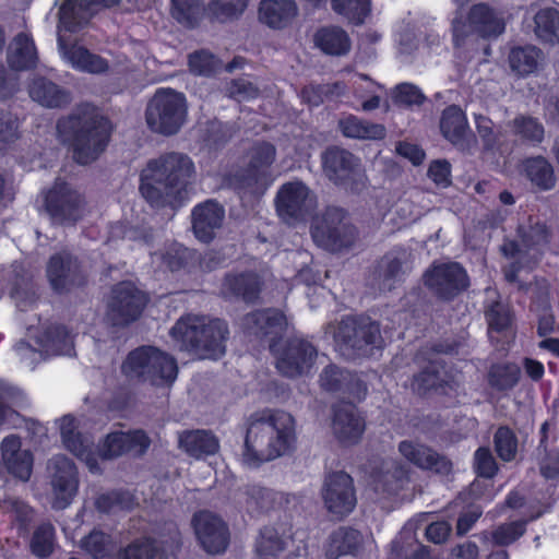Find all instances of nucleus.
I'll return each instance as SVG.
<instances>
[{
	"label": "nucleus",
	"mask_w": 559,
	"mask_h": 559,
	"mask_svg": "<svg viewBox=\"0 0 559 559\" xmlns=\"http://www.w3.org/2000/svg\"><path fill=\"white\" fill-rule=\"evenodd\" d=\"M120 0H67L59 11V32H74L96 12V7H110Z\"/></svg>",
	"instance_id": "obj_23"
},
{
	"label": "nucleus",
	"mask_w": 559,
	"mask_h": 559,
	"mask_svg": "<svg viewBox=\"0 0 559 559\" xmlns=\"http://www.w3.org/2000/svg\"><path fill=\"white\" fill-rule=\"evenodd\" d=\"M75 419L71 416H63L60 419V433L64 447L75 456L84 461L92 473L99 471L97 457L92 449L93 442L87 437H82L75 432Z\"/></svg>",
	"instance_id": "obj_25"
},
{
	"label": "nucleus",
	"mask_w": 559,
	"mask_h": 559,
	"mask_svg": "<svg viewBox=\"0 0 559 559\" xmlns=\"http://www.w3.org/2000/svg\"><path fill=\"white\" fill-rule=\"evenodd\" d=\"M150 447V439L142 430L118 431L109 433L100 450L106 459L116 457L123 453L142 455Z\"/></svg>",
	"instance_id": "obj_24"
},
{
	"label": "nucleus",
	"mask_w": 559,
	"mask_h": 559,
	"mask_svg": "<svg viewBox=\"0 0 559 559\" xmlns=\"http://www.w3.org/2000/svg\"><path fill=\"white\" fill-rule=\"evenodd\" d=\"M395 100L405 105H420L425 100V96L417 86L403 83L395 88Z\"/></svg>",
	"instance_id": "obj_62"
},
{
	"label": "nucleus",
	"mask_w": 559,
	"mask_h": 559,
	"mask_svg": "<svg viewBox=\"0 0 559 559\" xmlns=\"http://www.w3.org/2000/svg\"><path fill=\"white\" fill-rule=\"evenodd\" d=\"M28 93L33 100L49 108L61 107L70 100L66 91L44 78L34 79Z\"/></svg>",
	"instance_id": "obj_35"
},
{
	"label": "nucleus",
	"mask_w": 559,
	"mask_h": 559,
	"mask_svg": "<svg viewBox=\"0 0 559 559\" xmlns=\"http://www.w3.org/2000/svg\"><path fill=\"white\" fill-rule=\"evenodd\" d=\"M58 47L62 59L78 71L98 74L108 69V63L105 59L80 45L68 47L61 35L58 37Z\"/></svg>",
	"instance_id": "obj_30"
},
{
	"label": "nucleus",
	"mask_w": 559,
	"mask_h": 559,
	"mask_svg": "<svg viewBox=\"0 0 559 559\" xmlns=\"http://www.w3.org/2000/svg\"><path fill=\"white\" fill-rule=\"evenodd\" d=\"M260 290V280L253 273L227 275L223 283V293L253 300Z\"/></svg>",
	"instance_id": "obj_42"
},
{
	"label": "nucleus",
	"mask_w": 559,
	"mask_h": 559,
	"mask_svg": "<svg viewBox=\"0 0 559 559\" xmlns=\"http://www.w3.org/2000/svg\"><path fill=\"white\" fill-rule=\"evenodd\" d=\"M317 46L325 53L332 56L346 55L350 49L347 33L340 27H325L316 34Z\"/></svg>",
	"instance_id": "obj_39"
},
{
	"label": "nucleus",
	"mask_w": 559,
	"mask_h": 559,
	"mask_svg": "<svg viewBox=\"0 0 559 559\" xmlns=\"http://www.w3.org/2000/svg\"><path fill=\"white\" fill-rule=\"evenodd\" d=\"M37 52L33 39L22 33L12 41L9 52V63L15 70H26L36 64Z\"/></svg>",
	"instance_id": "obj_37"
},
{
	"label": "nucleus",
	"mask_w": 559,
	"mask_h": 559,
	"mask_svg": "<svg viewBox=\"0 0 559 559\" xmlns=\"http://www.w3.org/2000/svg\"><path fill=\"white\" fill-rule=\"evenodd\" d=\"M295 444L294 417L284 411L264 412L249 424L242 462L248 466H259L289 453Z\"/></svg>",
	"instance_id": "obj_2"
},
{
	"label": "nucleus",
	"mask_w": 559,
	"mask_h": 559,
	"mask_svg": "<svg viewBox=\"0 0 559 559\" xmlns=\"http://www.w3.org/2000/svg\"><path fill=\"white\" fill-rule=\"evenodd\" d=\"M276 157L273 144L262 142L249 152L246 169L233 176L230 185L240 193H261L271 181V166Z\"/></svg>",
	"instance_id": "obj_11"
},
{
	"label": "nucleus",
	"mask_w": 559,
	"mask_h": 559,
	"mask_svg": "<svg viewBox=\"0 0 559 559\" xmlns=\"http://www.w3.org/2000/svg\"><path fill=\"white\" fill-rule=\"evenodd\" d=\"M187 116L186 96L171 88H158L145 111L147 127L163 135L176 134L185 124Z\"/></svg>",
	"instance_id": "obj_8"
},
{
	"label": "nucleus",
	"mask_w": 559,
	"mask_h": 559,
	"mask_svg": "<svg viewBox=\"0 0 559 559\" xmlns=\"http://www.w3.org/2000/svg\"><path fill=\"white\" fill-rule=\"evenodd\" d=\"M399 451L404 459L423 469L433 471L438 474L447 475L452 469L449 460L440 456L430 448L413 441H402Z\"/></svg>",
	"instance_id": "obj_27"
},
{
	"label": "nucleus",
	"mask_w": 559,
	"mask_h": 559,
	"mask_svg": "<svg viewBox=\"0 0 559 559\" xmlns=\"http://www.w3.org/2000/svg\"><path fill=\"white\" fill-rule=\"evenodd\" d=\"M247 496L248 508L252 510H269L273 507L275 500L273 491L257 485L250 486L247 489Z\"/></svg>",
	"instance_id": "obj_58"
},
{
	"label": "nucleus",
	"mask_w": 559,
	"mask_h": 559,
	"mask_svg": "<svg viewBox=\"0 0 559 559\" xmlns=\"http://www.w3.org/2000/svg\"><path fill=\"white\" fill-rule=\"evenodd\" d=\"M323 168L330 180L353 192L365 187L366 176L359 159L345 150L329 148L323 155Z\"/></svg>",
	"instance_id": "obj_15"
},
{
	"label": "nucleus",
	"mask_w": 559,
	"mask_h": 559,
	"mask_svg": "<svg viewBox=\"0 0 559 559\" xmlns=\"http://www.w3.org/2000/svg\"><path fill=\"white\" fill-rule=\"evenodd\" d=\"M49 501L55 510L68 508L79 490V474L71 460L56 455L48 462Z\"/></svg>",
	"instance_id": "obj_12"
},
{
	"label": "nucleus",
	"mask_w": 559,
	"mask_h": 559,
	"mask_svg": "<svg viewBox=\"0 0 559 559\" xmlns=\"http://www.w3.org/2000/svg\"><path fill=\"white\" fill-rule=\"evenodd\" d=\"M504 21L486 4L474 5L466 21L455 19L452 24L455 46H461L469 36L481 38L497 37L504 31Z\"/></svg>",
	"instance_id": "obj_13"
},
{
	"label": "nucleus",
	"mask_w": 559,
	"mask_h": 559,
	"mask_svg": "<svg viewBox=\"0 0 559 559\" xmlns=\"http://www.w3.org/2000/svg\"><path fill=\"white\" fill-rule=\"evenodd\" d=\"M542 58L540 51L533 46L515 47L509 53V64L513 73L526 76L535 72Z\"/></svg>",
	"instance_id": "obj_43"
},
{
	"label": "nucleus",
	"mask_w": 559,
	"mask_h": 559,
	"mask_svg": "<svg viewBox=\"0 0 559 559\" xmlns=\"http://www.w3.org/2000/svg\"><path fill=\"white\" fill-rule=\"evenodd\" d=\"M46 356L50 355H71L73 352L72 336L63 326H53L43 333V336L36 340Z\"/></svg>",
	"instance_id": "obj_38"
},
{
	"label": "nucleus",
	"mask_w": 559,
	"mask_h": 559,
	"mask_svg": "<svg viewBox=\"0 0 559 559\" xmlns=\"http://www.w3.org/2000/svg\"><path fill=\"white\" fill-rule=\"evenodd\" d=\"M156 550L152 540H136L121 552L119 559H154Z\"/></svg>",
	"instance_id": "obj_60"
},
{
	"label": "nucleus",
	"mask_w": 559,
	"mask_h": 559,
	"mask_svg": "<svg viewBox=\"0 0 559 559\" xmlns=\"http://www.w3.org/2000/svg\"><path fill=\"white\" fill-rule=\"evenodd\" d=\"M359 542L360 534L356 530L342 528L334 533L331 549L335 548L338 555L352 554L357 549Z\"/></svg>",
	"instance_id": "obj_55"
},
{
	"label": "nucleus",
	"mask_w": 559,
	"mask_h": 559,
	"mask_svg": "<svg viewBox=\"0 0 559 559\" xmlns=\"http://www.w3.org/2000/svg\"><path fill=\"white\" fill-rule=\"evenodd\" d=\"M194 174L191 158L166 153L147 163L141 174V193L153 206H177L185 187Z\"/></svg>",
	"instance_id": "obj_3"
},
{
	"label": "nucleus",
	"mask_w": 559,
	"mask_h": 559,
	"mask_svg": "<svg viewBox=\"0 0 559 559\" xmlns=\"http://www.w3.org/2000/svg\"><path fill=\"white\" fill-rule=\"evenodd\" d=\"M284 542L271 527L264 528L257 542V559H290L283 554Z\"/></svg>",
	"instance_id": "obj_45"
},
{
	"label": "nucleus",
	"mask_w": 559,
	"mask_h": 559,
	"mask_svg": "<svg viewBox=\"0 0 559 559\" xmlns=\"http://www.w3.org/2000/svg\"><path fill=\"white\" fill-rule=\"evenodd\" d=\"M512 131L523 141L533 145L539 144L545 138V129L543 123L534 117L519 116L511 122Z\"/></svg>",
	"instance_id": "obj_47"
},
{
	"label": "nucleus",
	"mask_w": 559,
	"mask_h": 559,
	"mask_svg": "<svg viewBox=\"0 0 559 559\" xmlns=\"http://www.w3.org/2000/svg\"><path fill=\"white\" fill-rule=\"evenodd\" d=\"M520 370L515 365H496L489 372V382L498 390L514 386L519 380Z\"/></svg>",
	"instance_id": "obj_52"
},
{
	"label": "nucleus",
	"mask_w": 559,
	"mask_h": 559,
	"mask_svg": "<svg viewBox=\"0 0 559 559\" xmlns=\"http://www.w3.org/2000/svg\"><path fill=\"white\" fill-rule=\"evenodd\" d=\"M520 241H506L501 246V252L510 260L504 266V277L510 283L520 282L519 273L531 270L544 251L548 248L550 233L547 226L539 222L528 221L519 228ZM522 288V284L519 285Z\"/></svg>",
	"instance_id": "obj_7"
},
{
	"label": "nucleus",
	"mask_w": 559,
	"mask_h": 559,
	"mask_svg": "<svg viewBox=\"0 0 559 559\" xmlns=\"http://www.w3.org/2000/svg\"><path fill=\"white\" fill-rule=\"evenodd\" d=\"M524 521H514L498 526L492 532V539L495 544L500 546H507L520 538L525 532Z\"/></svg>",
	"instance_id": "obj_57"
},
{
	"label": "nucleus",
	"mask_w": 559,
	"mask_h": 559,
	"mask_svg": "<svg viewBox=\"0 0 559 559\" xmlns=\"http://www.w3.org/2000/svg\"><path fill=\"white\" fill-rule=\"evenodd\" d=\"M250 0H211L207 4L210 16L218 22L238 20L247 10Z\"/></svg>",
	"instance_id": "obj_44"
},
{
	"label": "nucleus",
	"mask_w": 559,
	"mask_h": 559,
	"mask_svg": "<svg viewBox=\"0 0 559 559\" xmlns=\"http://www.w3.org/2000/svg\"><path fill=\"white\" fill-rule=\"evenodd\" d=\"M495 445L498 455L503 461H511L515 457L518 441L514 433L507 427H500L495 435Z\"/></svg>",
	"instance_id": "obj_53"
},
{
	"label": "nucleus",
	"mask_w": 559,
	"mask_h": 559,
	"mask_svg": "<svg viewBox=\"0 0 559 559\" xmlns=\"http://www.w3.org/2000/svg\"><path fill=\"white\" fill-rule=\"evenodd\" d=\"M95 506L100 512H114L118 509H131L133 506V499L128 493L110 492L100 495L96 499Z\"/></svg>",
	"instance_id": "obj_56"
},
{
	"label": "nucleus",
	"mask_w": 559,
	"mask_h": 559,
	"mask_svg": "<svg viewBox=\"0 0 559 559\" xmlns=\"http://www.w3.org/2000/svg\"><path fill=\"white\" fill-rule=\"evenodd\" d=\"M47 276L50 285L57 292L68 290L83 282L76 261L68 253L56 254L50 259Z\"/></svg>",
	"instance_id": "obj_29"
},
{
	"label": "nucleus",
	"mask_w": 559,
	"mask_h": 559,
	"mask_svg": "<svg viewBox=\"0 0 559 559\" xmlns=\"http://www.w3.org/2000/svg\"><path fill=\"white\" fill-rule=\"evenodd\" d=\"M474 467L478 475L483 477L490 478L496 474L497 464L496 461L490 453V451L486 448H479L475 452V463Z\"/></svg>",
	"instance_id": "obj_61"
},
{
	"label": "nucleus",
	"mask_w": 559,
	"mask_h": 559,
	"mask_svg": "<svg viewBox=\"0 0 559 559\" xmlns=\"http://www.w3.org/2000/svg\"><path fill=\"white\" fill-rule=\"evenodd\" d=\"M496 297V290L487 289V300L492 301L487 306L486 319L490 330L502 331L511 324V312L508 305L495 300Z\"/></svg>",
	"instance_id": "obj_49"
},
{
	"label": "nucleus",
	"mask_w": 559,
	"mask_h": 559,
	"mask_svg": "<svg viewBox=\"0 0 559 559\" xmlns=\"http://www.w3.org/2000/svg\"><path fill=\"white\" fill-rule=\"evenodd\" d=\"M311 236L319 247L331 252L347 251L358 239L356 227L340 207H328L317 216L311 225Z\"/></svg>",
	"instance_id": "obj_9"
},
{
	"label": "nucleus",
	"mask_w": 559,
	"mask_h": 559,
	"mask_svg": "<svg viewBox=\"0 0 559 559\" xmlns=\"http://www.w3.org/2000/svg\"><path fill=\"white\" fill-rule=\"evenodd\" d=\"M440 376L436 362H431L423 372L415 376L411 382V388L417 393H425L440 384Z\"/></svg>",
	"instance_id": "obj_59"
},
{
	"label": "nucleus",
	"mask_w": 559,
	"mask_h": 559,
	"mask_svg": "<svg viewBox=\"0 0 559 559\" xmlns=\"http://www.w3.org/2000/svg\"><path fill=\"white\" fill-rule=\"evenodd\" d=\"M524 173L531 182L540 190H550L556 185L551 164L542 156L527 158L523 164Z\"/></svg>",
	"instance_id": "obj_40"
},
{
	"label": "nucleus",
	"mask_w": 559,
	"mask_h": 559,
	"mask_svg": "<svg viewBox=\"0 0 559 559\" xmlns=\"http://www.w3.org/2000/svg\"><path fill=\"white\" fill-rule=\"evenodd\" d=\"M224 210L217 203L207 201L194 207L192 212V226L195 237L209 242L214 238L215 230L221 228Z\"/></svg>",
	"instance_id": "obj_32"
},
{
	"label": "nucleus",
	"mask_w": 559,
	"mask_h": 559,
	"mask_svg": "<svg viewBox=\"0 0 559 559\" xmlns=\"http://www.w3.org/2000/svg\"><path fill=\"white\" fill-rule=\"evenodd\" d=\"M298 15L294 0H262L258 8L259 21L273 29L287 27Z\"/></svg>",
	"instance_id": "obj_31"
},
{
	"label": "nucleus",
	"mask_w": 559,
	"mask_h": 559,
	"mask_svg": "<svg viewBox=\"0 0 559 559\" xmlns=\"http://www.w3.org/2000/svg\"><path fill=\"white\" fill-rule=\"evenodd\" d=\"M408 481L407 469L395 461L382 462L370 475V486L374 492L394 495Z\"/></svg>",
	"instance_id": "obj_28"
},
{
	"label": "nucleus",
	"mask_w": 559,
	"mask_h": 559,
	"mask_svg": "<svg viewBox=\"0 0 559 559\" xmlns=\"http://www.w3.org/2000/svg\"><path fill=\"white\" fill-rule=\"evenodd\" d=\"M428 177L441 187L451 183V165L447 160H433L428 168Z\"/></svg>",
	"instance_id": "obj_64"
},
{
	"label": "nucleus",
	"mask_w": 559,
	"mask_h": 559,
	"mask_svg": "<svg viewBox=\"0 0 559 559\" xmlns=\"http://www.w3.org/2000/svg\"><path fill=\"white\" fill-rule=\"evenodd\" d=\"M424 278L426 286L443 299L453 298L468 286L467 274L456 262L433 264Z\"/></svg>",
	"instance_id": "obj_18"
},
{
	"label": "nucleus",
	"mask_w": 559,
	"mask_h": 559,
	"mask_svg": "<svg viewBox=\"0 0 559 559\" xmlns=\"http://www.w3.org/2000/svg\"><path fill=\"white\" fill-rule=\"evenodd\" d=\"M171 16L180 24L195 25L203 13L201 0H170Z\"/></svg>",
	"instance_id": "obj_48"
},
{
	"label": "nucleus",
	"mask_w": 559,
	"mask_h": 559,
	"mask_svg": "<svg viewBox=\"0 0 559 559\" xmlns=\"http://www.w3.org/2000/svg\"><path fill=\"white\" fill-rule=\"evenodd\" d=\"M440 131L444 139L462 151H469L476 144L466 115L456 105H451L442 111Z\"/></svg>",
	"instance_id": "obj_21"
},
{
	"label": "nucleus",
	"mask_w": 559,
	"mask_h": 559,
	"mask_svg": "<svg viewBox=\"0 0 559 559\" xmlns=\"http://www.w3.org/2000/svg\"><path fill=\"white\" fill-rule=\"evenodd\" d=\"M275 204L278 216L293 225L305 219L316 209L317 199L304 182L294 180L280 187Z\"/></svg>",
	"instance_id": "obj_14"
},
{
	"label": "nucleus",
	"mask_w": 559,
	"mask_h": 559,
	"mask_svg": "<svg viewBox=\"0 0 559 559\" xmlns=\"http://www.w3.org/2000/svg\"><path fill=\"white\" fill-rule=\"evenodd\" d=\"M322 498L326 510L335 518L349 514L356 506V496L352 477L337 472L326 476L322 488Z\"/></svg>",
	"instance_id": "obj_17"
},
{
	"label": "nucleus",
	"mask_w": 559,
	"mask_h": 559,
	"mask_svg": "<svg viewBox=\"0 0 559 559\" xmlns=\"http://www.w3.org/2000/svg\"><path fill=\"white\" fill-rule=\"evenodd\" d=\"M57 131L60 140L72 146L74 159L86 165L105 151L111 126L96 107L82 105L58 121Z\"/></svg>",
	"instance_id": "obj_4"
},
{
	"label": "nucleus",
	"mask_w": 559,
	"mask_h": 559,
	"mask_svg": "<svg viewBox=\"0 0 559 559\" xmlns=\"http://www.w3.org/2000/svg\"><path fill=\"white\" fill-rule=\"evenodd\" d=\"M122 374L130 381L155 388H170L178 376L176 359L150 345L131 350L121 364Z\"/></svg>",
	"instance_id": "obj_6"
},
{
	"label": "nucleus",
	"mask_w": 559,
	"mask_h": 559,
	"mask_svg": "<svg viewBox=\"0 0 559 559\" xmlns=\"http://www.w3.org/2000/svg\"><path fill=\"white\" fill-rule=\"evenodd\" d=\"M190 71L199 75H210L221 68V62L205 50L195 51L189 57Z\"/></svg>",
	"instance_id": "obj_54"
},
{
	"label": "nucleus",
	"mask_w": 559,
	"mask_h": 559,
	"mask_svg": "<svg viewBox=\"0 0 559 559\" xmlns=\"http://www.w3.org/2000/svg\"><path fill=\"white\" fill-rule=\"evenodd\" d=\"M241 324L248 336L270 343L280 373L288 378H296L308 376L311 372L318 352L310 342L294 338L281 348L273 343L287 328V320L281 311L275 309L255 311L247 314Z\"/></svg>",
	"instance_id": "obj_1"
},
{
	"label": "nucleus",
	"mask_w": 559,
	"mask_h": 559,
	"mask_svg": "<svg viewBox=\"0 0 559 559\" xmlns=\"http://www.w3.org/2000/svg\"><path fill=\"white\" fill-rule=\"evenodd\" d=\"M195 536L209 554H221L226 550L229 543V533L226 524L215 514L201 511L192 520Z\"/></svg>",
	"instance_id": "obj_19"
},
{
	"label": "nucleus",
	"mask_w": 559,
	"mask_h": 559,
	"mask_svg": "<svg viewBox=\"0 0 559 559\" xmlns=\"http://www.w3.org/2000/svg\"><path fill=\"white\" fill-rule=\"evenodd\" d=\"M338 127L346 138L358 140H380L385 135L382 124L365 121L356 116L349 115L338 121Z\"/></svg>",
	"instance_id": "obj_36"
},
{
	"label": "nucleus",
	"mask_w": 559,
	"mask_h": 559,
	"mask_svg": "<svg viewBox=\"0 0 559 559\" xmlns=\"http://www.w3.org/2000/svg\"><path fill=\"white\" fill-rule=\"evenodd\" d=\"M332 9L348 22L360 24L370 12V0H331Z\"/></svg>",
	"instance_id": "obj_50"
},
{
	"label": "nucleus",
	"mask_w": 559,
	"mask_h": 559,
	"mask_svg": "<svg viewBox=\"0 0 559 559\" xmlns=\"http://www.w3.org/2000/svg\"><path fill=\"white\" fill-rule=\"evenodd\" d=\"M227 334L228 329L224 321L201 316L182 317L170 330L175 345L199 359L222 357Z\"/></svg>",
	"instance_id": "obj_5"
},
{
	"label": "nucleus",
	"mask_w": 559,
	"mask_h": 559,
	"mask_svg": "<svg viewBox=\"0 0 559 559\" xmlns=\"http://www.w3.org/2000/svg\"><path fill=\"white\" fill-rule=\"evenodd\" d=\"M80 546L93 559H114L115 548L109 535L99 531H93L81 539Z\"/></svg>",
	"instance_id": "obj_46"
},
{
	"label": "nucleus",
	"mask_w": 559,
	"mask_h": 559,
	"mask_svg": "<svg viewBox=\"0 0 559 559\" xmlns=\"http://www.w3.org/2000/svg\"><path fill=\"white\" fill-rule=\"evenodd\" d=\"M178 442L180 449L195 459L213 455L219 449L218 439L205 430L185 431L179 435Z\"/></svg>",
	"instance_id": "obj_34"
},
{
	"label": "nucleus",
	"mask_w": 559,
	"mask_h": 559,
	"mask_svg": "<svg viewBox=\"0 0 559 559\" xmlns=\"http://www.w3.org/2000/svg\"><path fill=\"white\" fill-rule=\"evenodd\" d=\"M46 207L58 223H72L82 214V198L62 181H57L46 195Z\"/></svg>",
	"instance_id": "obj_20"
},
{
	"label": "nucleus",
	"mask_w": 559,
	"mask_h": 559,
	"mask_svg": "<svg viewBox=\"0 0 559 559\" xmlns=\"http://www.w3.org/2000/svg\"><path fill=\"white\" fill-rule=\"evenodd\" d=\"M333 431L340 442L346 445L355 444L360 440L365 431V421L352 403L335 408Z\"/></svg>",
	"instance_id": "obj_26"
},
{
	"label": "nucleus",
	"mask_w": 559,
	"mask_h": 559,
	"mask_svg": "<svg viewBox=\"0 0 559 559\" xmlns=\"http://www.w3.org/2000/svg\"><path fill=\"white\" fill-rule=\"evenodd\" d=\"M321 386L331 392H346L353 400H360L366 392V386L353 374L336 366L326 367L320 376Z\"/></svg>",
	"instance_id": "obj_33"
},
{
	"label": "nucleus",
	"mask_w": 559,
	"mask_h": 559,
	"mask_svg": "<svg viewBox=\"0 0 559 559\" xmlns=\"http://www.w3.org/2000/svg\"><path fill=\"white\" fill-rule=\"evenodd\" d=\"M534 32L547 43H559V11L551 7L539 8L534 14Z\"/></svg>",
	"instance_id": "obj_41"
},
{
	"label": "nucleus",
	"mask_w": 559,
	"mask_h": 559,
	"mask_svg": "<svg viewBox=\"0 0 559 559\" xmlns=\"http://www.w3.org/2000/svg\"><path fill=\"white\" fill-rule=\"evenodd\" d=\"M147 302L146 295L130 282L115 286L108 304V317L116 325L135 321Z\"/></svg>",
	"instance_id": "obj_16"
},
{
	"label": "nucleus",
	"mask_w": 559,
	"mask_h": 559,
	"mask_svg": "<svg viewBox=\"0 0 559 559\" xmlns=\"http://www.w3.org/2000/svg\"><path fill=\"white\" fill-rule=\"evenodd\" d=\"M55 547V528L49 523L39 525L31 539V550L39 558H46L51 555Z\"/></svg>",
	"instance_id": "obj_51"
},
{
	"label": "nucleus",
	"mask_w": 559,
	"mask_h": 559,
	"mask_svg": "<svg viewBox=\"0 0 559 559\" xmlns=\"http://www.w3.org/2000/svg\"><path fill=\"white\" fill-rule=\"evenodd\" d=\"M337 350L347 358L369 355L382 346L380 326L369 318L343 319L333 331Z\"/></svg>",
	"instance_id": "obj_10"
},
{
	"label": "nucleus",
	"mask_w": 559,
	"mask_h": 559,
	"mask_svg": "<svg viewBox=\"0 0 559 559\" xmlns=\"http://www.w3.org/2000/svg\"><path fill=\"white\" fill-rule=\"evenodd\" d=\"M0 451L7 471L23 481L28 480L33 469V455L28 450L22 449L20 438L13 435L5 437L0 444Z\"/></svg>",
	"instance_id": "obj_22"
},
{
	"label": "nucleus",
	"mask_w": 559,
	"mask_h": 559,
	"mask_svg": "<svg viewBox=\"0 0 559 559\" xmlns=\"http://www.w3.org/2000/svg\"><path fill=\"white\" fill-rule=\"evenodd\" d=\"M475 123L477 132L486 148H492L496 144H498V134L493 131V124L489 118L483 115H476Z\"/></svg>",
	"instance_id": "obj_63"
}]
</instances>
